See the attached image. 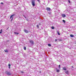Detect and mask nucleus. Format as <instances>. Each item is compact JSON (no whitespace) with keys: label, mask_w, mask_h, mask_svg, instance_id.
<instances>
[{"label":"nucleus","mask_w":76,"mask_h":76,"mask_svg":"<svg viewBox=\"0 0 76 76\" xmlns=\"http://www.w3.org/2000/svg\"><path fill=\"white\" fill-rule=\"evenodd\" d=\"M58 11H59V12H60V10H58Z\"/></svg>","instance_id":"nucleus-36"},{"label":"nucleus","mask_w":76,"mask_h":76,"mask_svg":"<svg viewBox=\"0 0 76 76\" xmlns=\"http://www.w3.org/2000/svg\"><path fill=\"white\" fill-rule=\"evenodd\" d=\"M62 16L63 18H65L66 17V15L65 14H62Z\"/></svg>","instance_id":"nucleus-6"},{"label":"nucleus","mask_w":76,"mask_h":76,"mask_svg":"<svg viewBox=\"0 0 76 76\" xmlns=\"http://www.w3.org/2000/svg\"><path fill=\"white\" fill-rule=\"evenodd\" d=\"M61 67H60V65H59V69H60L61 68Z\"/></svg>","instance_id":"nucleus-21"},{"label":"nucleus","mask_w":76,"mask_h":76,"mask_svg":"<svg viewBox=\"0 0 76 76\" xmlns=\"http://www.w3.org/2000/svg\"><path fill=\"white\" fill-rule=\"evenodd\" d=\"M70 37H74V35H73V34H71L70 35Z\"/></svg>","instance_id":"nucleus-10"},{"label":"nucleus","mask_w":76,"mask_h":76,"mask_svg":"<svg viewBox=\"0 0 76 76\" xmlns=\"http://www.w3.org/2000/svg\"><path fill=\"white\" fill-rule=\"evenodd\" d=\"M48 45L49 47H51V44H48Z\"/></svg>","instance_id":"nucleus-12"},{"label":"nucleus","mask_w":76,"mask_h":76,"mask_svg":"<svg viewBox=\"0 0 76 76\" xmlns=\"http://www.w3.org/2000/svg\"><path fill=\"white\" fill-rule=\"evenodd\" d=\"M68 2L69 3H70V1H68Z\"/></svg>","instance_id":"nucleus-29"},{"label":"nucleus","mask_w":76,"mask_h":76,"mask_svg":"<svg viewBox=\"0 0 76 76\" xmlns=\"http://www.w3.org/2000/svg\"><path fill=\"white\" fill-rule=\"evenodd\" d=\"M58 35H60V34L59 32H58Z\"/></svg>","instance_id":"nucleus-19"},{"label":"nucleus","mask_w":76,"mask_h":76,"mask_svg":"<svg viewBox=\"0 0 76 76\" xmlns=\"http://www.w3.org/2000/svg\"><path fill=\"white\" fill-rule=\"evenodd\" d=\"M31 45H34V41L33 40H30L29 41Z\"/></svg>","instance_id":"nucleus-3"},{"label":"nucleus","mask_w":76,"mask_h":76,"mask_svg":"<svg viewBox=\"0 0 76 76\" xmlns=\"http://www.w3.org/2000/svg\"><path fill=\"white\" fill-rule=\"evenodd\" d=\"M24 50H26V47H24Z\"/></svg>","instance_id":"nucleus-15"},{"label":"nucleus","mask_w":76,"mask_h":76,"mask_svg":"<svg viewBox=\"0 0 76 76\" xmlns=\"http://www.w3.org/2000/svg\"><path fill=\"white\" fill-rule=\"evenodd\" d=\"M55 41L56 42H57V39H56L55 40Z\"/></svg>","instance_id":"nucleus-24"},{"label":"nucleus","mask_w":76,"mask_h":76,"mask_svg":"<svg viewBox=\"0 0 76 76\" xmlns=\"http://www.w3.org/2000/svg\"><path fill=\"white\" fill-rule=\"evenodd\" d=\"M9 69H10V66H9Z\"/></svg>","instance_id":"nucleus-33"},{"label":"nucleus","mask_w":76,"mask_h":76,"mask_svg":"<svg viewBox=\"0 0 76 76\" xmlns=\"http://www.w3.org/2000/svg\"><path fill=\"white\" fill-rule=\"evenodd\" d=\"M63 69L64 70H66V67H64L63 68Z\"/></svg>","instance_id":"nucleus-8"},{"label":"nucleus","mask_w":76,"mask_h":76,"mask_svg":"<svg viewBox=\"0 0 76 76\" xmlns=\"http://www.w3.org/2000/svg\"><path fill=\"white\" fill-rule=\"evenodd\" d=\"M46 9L47 10H48V11H50V10H51V9H50V8L48 7H47Z\"/></svg>","instance_id":"nucleus-5"},{"label":"nucleus","mask_w":76,"mask_h":76,"mask_svg":"<svg viewBox=\"0 0 76 76\" xmlns=\"http://www.w3.org/2000/svg\"><path fill=\"white\" fill-rule=\"evenodd\" d=\"M37 1H38L39 3H40V0H37Z\"/></svg>","instance_id":"nucleus-18"},{"label":"nucleus","mask_w":76,"mask_h":76,"mask_svg":"<svg viewBox=\"0 0 76 76\" xmlns=\"http://www.w3.org/2000/svg\"><path fill=\"white\" fill-rule=\"evenodd\" d=\"M58 40L59 41H61V39H59Z\"/></svg>","instance_id":"nucleus-28"},{"label":"nucleus","mask_w":76,"mask_h":76,"mask_svg":"<svg viewBox=\"0 0 76 76\" xmlns=\"http://www.w3.org/2000/svg\"><path fill=\"white\" fill-rule=\"evenodd\" d=\"M14 34H16L17 35H18V34H19V33H17V32H14Z\"/></svg>","instance_id":"nucleus-11"},{"label":"nucleus","mask_w":76,"mask_h":76,"mask_svg":"<svg viewBox=\"0 0 76 76\" xmlns=\"http://www.w3.org/2000/svg\"><path fill=\"white\" fill-rule=\"evenodd\" d=\"M1 4H3V2H1Z\"/></svg>","instance_id":"nucleus-25"},{"label":"nucleus","mask_w":76,"mask_h":76,"mask_svg":"<svg viewBox=\"0 0 76 76\" xmlns=\"http://www.w3.org/2000/svg\"><path fill=\"white\" fill-rule=\"evenodd\" d=\"M31 3L32 4V5L34 7L35 6V0L31 1Z\"/></svg>","instance_id":"nucleus-1"},{"label":"nucleus","mask_w":76,"mask_h":76,"mask_svg":"<svg viewBox=\"0 0 76 76\" xmlns=\"http://www.w3.org/2000/svg\"><path fill=\"white\" fill-rule=\"evenodd\" d=\"M21 73H23V72H22V71H21Z\"/></svg>","instance_id":"nucleus-30"},{"label":"nucleus","mask_w":76,"mask_h":76,"mask_svg":"<svg viewBox=\"0 0 76 76\" xmlns=\"http://www.w3.org/2000/svg\"><path fill=\"white\" fill-rule=\"evenodd\" d=\"M37 27L38 28H39V25H37Z\"/></svg>","instance_id":"nucleus-20"},{"label":"nucleus","mask_w":76,"mask_h":76,"mask_svg":"<svg viewBox=\"0 0 76 76\" xmlns=\"http://www.w3.org/2000/svg\"><path fill=\"white\" fill-rule=\"evenodd\" d=\"M2 32H3V31H1L0 32V34H1V33H2Z\"/></svg>","instance_id":"nucleus-26"},{"label":"nucleus","mask_w":76,"mask_h":76,"mask_svg":"<svg viewBox=\"0 0 76 76\" xmlns=\"http://www.w3.org/2000/svg\"><path fill=\"white\" fill-rule=\"evenodd\" d=\"M23 16L26 19V16H25V15H23Z\"/></svg>","instance_id":"nucleus-23"},{"label":"nucleus","mask_w":76,"mask_h":76,"mask_svg":"<svg viewBox=\"0 0 76 76\" xmlns=\"http://www.w3.org/2000/svg\"><path fill=\"white\" fill-rule=\"evenodd\" d=\"M8 66H9V67H10V64H8Z\"/></svg>","instance_id":"nucleus-22"},{"label":"nucleus","mask_w":76,"mask_h":76,"mask_svg":"<svg viewBox=\"0 0 76 76\" xmlns=\"http://www.w3.org/2000/svg\"><path fill=\"white\" fill-rule=\"evenodd\" d=\"M1 31H2V29H1Z\"/></svg>","instance_id":"nucleus-34"},{"label":"nucleus","mask_w":76,"mask_h":76,"mask_svg":"<svg viewBox=\"0 0 76 76\" xmlns=\"http://www.w3.org/2000/svg\"><path fill=\"white\" fill-rule=\"evenodd\" d=\"M8 41H9V40H7V42H8Z\"/></svg>","instance_id":"nucleus-32"},{"label":"nucleus","mask_w":76,"mask_h":76,"mask_svg":"<svg viewBox=\"0 0 76 76\" xmlns=\"http://www.w3.org/2000/svg\"><path fill=\"white\" fill-rule=\"evenodd\" d=\"M57 69H56V70H57Z\"/></svg>","instance_id":"nucleus-37"},{"label":"nucleus","mask_w":76,"mask_h":76,"mask_svg":"<svg viewBox=\"0 0 76 76\" xmlns=\"http://www.w3.org/2000/svg\"><path fill=\"white\" fill-rule=\"evenodd\" d=\"M51 14V13H49V14Z\"/></svg>","instance_id":"nucleus-39"},{"label":"nucleus","mask_w":76,"mask_h":76,"mask_svg":"<svg viewBox=\"0 0 76 76\" xmlns=\"http://www.w3.org/2000/svg\"><path fill=\"white\" fill-rule=\"evenodd\" d=\"M38 25H41V23H39L38 24Z\"/></svg>","instance_id":"nucleus-27"},{"label":"nucleus","mask_w":76,"mask_h":76,"mask_svg":"<svg viewBox=\"0 0 76 76\" xmlns=\"http://www.w3.org/2000/svg\"><path fill=\"white\" fill-rule=\"evenodd\" d=\"M62 21H63V22H64V23H65V22H66V21H65V20H62Z\"/></svg>","instance_id":"nucleus-13"},{"label":"nucleus","mask_w":76,"mask_h":76,"mask_svg":"<svg viewBox=\"0 0 76 76\" xmlns=\"http://www.w3.org/2000/svg\"><path fill=\"white\" fill-rule=\"evenodd\" d=\"M51 28L52 29H54V26H52L51 27Z\"/></svg>","instance_id":"nucleus-17"},{"label":"nucleus","mask_w":76,"mask_h":76,"mask_svg":"<svg viewBox=\"0 0 76 76\" xmlns=\"http://www.w3.org/2000/svg\"><path fill=\"white\" fill-rule=\"evenodd\" d=\"M57 72H60V70L59 69H57L56 71Z\"/></svg>","instance_id":"nucleus-14"},{"label":"nucleus","mask_w":76,"mask_h":76,"mask_svg":"<svg viewBox=\"0 0 76 76\" xmlns=\"http://www.w3.org/2000/svg\"><path fill=\"white\" fill-rule=\"evenodd\" d=\"M40 73H41V71L40 72Z\"/></svg>","instance_id":"nucleus-38"},{"label":"nucleus","mask_w":76,"mask_h":76,"mask_svg":"<svg viewBox=\"0 0 76 76\" xmlns=\"http://www.w3.org/2000/svg\"><path fill=\"white\" fill-rule=\"evenodd\" d=\"M5 52H6V53H8V50H5Z\"/></svg>","instance_id":"nucleus-16"},{"label":"nucleus","mask_w":76,"mask_h":76,"mask_svg":"<svg viewBox=\"0 0 76 76\" xmlns=\"http://www.w3.org/2000/svg\"><path fill=\"white\" fill-rule=\"evenodd\" d=\"M24 31L26 33H28V30H26V29H24Z\"/></svg>","instance_id":"nucleus-7"},{"label":"nucleus","mask_w":76,"mask_h":76,"mask_svg":"<svg viewBox=\"0 0 76 76\" xmlns=\"http://www.w3.org/2000/svg\"><path fill=\"white\" fill-rule=\"evenodd\" d=\"M26 20H27V21H28L29 20H28V19H26Z\"/></svg>","instance_id":"nucleus-31"},{"label":"nucleus","mask_w":76,"mask_h":76,"mask_svg":"<svg viewBox=\"0 0 76 76\" xmlns=\"http://www.w3.org/2000/svg\"><path fill=\"white\" fill-rule=\"evenodd\" d=\"M72 68H74L73 66H72Z\"/></svg>","instance_id":"nucleus-35"},{"label":"nucleus","mask_w":76,"mask_h":76,"mask_svg":"<svg viewBox=\"0 0 76 76\" xmlns=\"http://www.w3.org/2000/svg\"><path fill=\"white\" fill-rule=\"evenodd\" d=\"M65 73L66 74H67V75H69V71H67L65 72Z\"/></svg>","instance_id":"nucleus-9"},{"label":"nucleus","mask_w":76,"mask_h":76,"mask_svg":"<svg viewBox=\"0 0 76 76\" xmlns=\"http://www.w3.org/2000/svg\"><path fill=\"white\" fill-rule=\"evenodd\" d=\"M5 74L7 75H11V74L10 72H9L8 71H6L5 72Z\"/></svg>","instance_id":"nucleus-2"},{"label":"nucleus","mask_w":76,"mask_h":76,"mask_svg":"<svg viewBox=\"0 0 76 76\" xmlns=\"http://www.w3.org/2000/svg\"><path fill=\"white\" fill-rule=\"evenodd\" d=\"M15 16V14H13L10 17V19H11V21H12V20H13V16Z\"/></svg>","instance_id":"nucleus-4"}]
</instances>
